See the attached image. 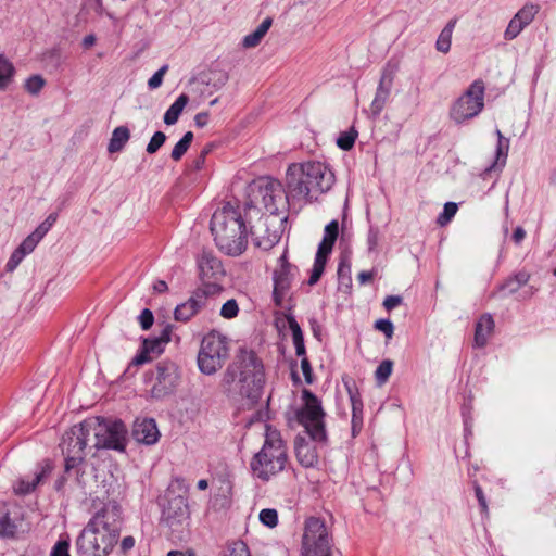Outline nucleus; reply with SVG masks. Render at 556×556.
I'll return each mask as SVG.
<instances>
[{
  "mask_svg": "<svg viewBox=\"0 0 556 556\" xmlns=\"http://www.w3.org/2000/svg\"><path fill=\"white\" fill-rule=\"evenodd\" d=\"M260 521L268 528H275L278 523L277 510L273 508L262 509L260 513Z\"/></svg>",
  "mask_w": 556,
  "mask_h": 556,
  "instance_id": "obj_43",
  "label": "nucleus"
},
{
  "mask_svg": "<svg viewBox=\"0 0 556 556\" xmlns=\"http://www.w3.org/2000/svg\"><path fill=\"white\" fill-rule=\"evenodd\" d=\"M134 546H135V539L132 536L127 535L122 539L119 547L124 554L129 552L130 549H132Z\"/></svg>",
  "mask_w": 556,
  "mask_h": 556,
  "instance_id": "obj_58",
  "label": "nucleus"
},
{
  "mask_svg": "<svg viewBox=\"0 0 556 556\" xmlns=\"http://www.w3.org/2000/svg\"><path fill=\"white\" fill-rule=\"evenodd\" d=\"M352 407V435L356 437L363 427V401L354 383L344 381Z\"/></svg>",
  "mask_w": 556,
  "mask_h": 556,
  "instance_id": "obj_21",
  "label": "nucleus"
},
{
  "mask_svg": "<svg viewBox=\"0 0 556 556\" xmlns=\"http://www.w3.org/2000/svg\"><path fill=\"white\" fill-rule=\"evenodd\" d=\"M122 508L109 501L87 522L76 540L78 556H109L122 531Z\"/></svg>",
  "mask_w": 556,
  "mask_h": 556,
  "instance_id": "obj_2",
  "label": "nucleus"
},
{
  "mask_svg": "<svg viewBox=\"0 0 556 556\" xmlns=\"http://www.w3.org/2000/svg\"><path fill=\"white\" fill-rule=\"evenodd\" d=\"M338 278L341 285H345L346 287H351L352 278H351V265L346 261H341L338 267Z\"/></svg>",
  "mask_w": 556,
  "mask_h": 556,
  "instance_id": "obj_45",
  "label": "nucleus"
},
{
  "mask_svg": "<svg viewBox=\"0 0 556 556\" xmlns=\"http://www.w3.org/2000/svg\"><path fill=\"white\" fill-rule=\"evenodd\" d=\"M339 233V224L337 220H331L326 225L324 231V238L318 245L317 251L330 254L336 243Z\"/></svg>",
  "mask_w": 556,
  "mask_h": 556,
  "instance_id": "obj_31",
  "label": "nucleus"
},
{
  "mask_svg": "<svg viewBox=\"0 0 556 556\" xmlns=\"http://www.w3.org/2000/svg\"><path fill=\"white\" fill-rule=\"evenodd\" d=\"M380 237L379 228L377 226H370L367 235V250L369 253L377 251Z\"/></svg>",
  "mask_w": 556,
  "mask_h": 556,
  "instance_id": "obj_47",
  "label": "nucleus"
},
{
  "mask_svg": "<svg viewBox=\"0 0 556 556\" xmlns=\"http://www.w3.org/2000/svg\"><path fill=\"white\" fill-rule=\"evenodd\" d=\"M130 138V131L126 126L116 127L111 136L108 144V151L110 153H116L124 149L125 144Z\"/></svg>",
  "mask_w": 556,
  "mask_h": 556,
  "instance_id": "obj_30",
  "label": "nucleus"
},
{
  "mask_svg": "<svg viewBox=\"0 0 556 556\" xmlns=\"http://www.w3.org/2000/svg\"><path fill=\"white\" fill-rule=\"evenodd\" d=\"M229 343L228 337L216 330L203 337L198 353V366L202 374L213 375L224 366L229 357Z\"/></svg>",
  "mask_w": 556,
  "mask_h": 556,
  "instance_id": "obj_7",
  "label": "nucleus"
},
{
  "mask_svg": "<svg viewBox=\"0 0 556 556\" xmlns=\"http://www.w3.org/2000/svg\"><path fill=\"white\" fill-rule=\"evenodd\" d=\"M14 74V67L7 60L2 59V88L7 85L10 77Z\"/></svg>",
  "mask_w": 556,
  "mask_h": 556,
  "instance_id": "obj_56",
  "label": "nucleus"
},
{
  "mask_svg": "<svg viewBox=\"0 0 556 556\" xmlns=\"http://www.w3.org/2000/svg\"><path fill=\"white\" fill-rule=\"evenodd\" d=\"M52 470L50 464H46L31 478H22L14 484V492L20 495H25L33 492L36 486L46 478Z\"/></svg>",
  "mask_w": 556,
  "mask_h": 556,
  "instance_id": "obj_22",
  "label": "nucleus"
},
{
  "mask_svg": "<svg viewBox=\"0 0 556 556\" xmlns=\"http://www.w3.org/2000/svg\"><path fill=\"white\" fill-rule=\"evenodd\" d=\"M238 302L235 299H230L222 305L219 315L225 319H232L238 316Z\"/></svg>",
  "mask_w": 556,
  "mask_h": 556,
  "instance_id": "obj_42",
  "label": "nucleus"
},
{
  "mask_svg": "<svg viewBox=\"0 0 556 556\" xmlns=\"http://www.w3.org/2000/svg\"><path fill=\"white\" fill-rule=\"evenodd\" d=\"M22 518L15 515L13 518L10 517V514H7L2 517V538H13L17 533L18 529L22 526Z\"/></svg>",
  "mask_w": 556,
  "mask_h": 556,
  "instance_id": "obj_36",
  "label": "nucleus"
},
{
  "mask_svg": "<svg viewBox=\"0 0 556 556\" xmlns=\"http://www.w3.org/2000/svg\"><path fill=\"white\" fill-rule=\"evenodd\" d=\"M273 24V20L270 17H266L254 31L247 35L242 40V46L244 48H254L258 46L264 38V36L269 30Z\"/></svg>",
  "mask_w": 556,
  "mask_h": 556,
  "instance_id": "obj_28",
  "label": "nucleus"
},
{
  "mask_svg": "<svg viewBox=\"0 0 556 556\" xmlns=\"http://www.w3.org/2000/svg\"><path fill=\"white\" fill-rule=\"evenodd\" d=\"M238 375V392L250 404L256 403L263 393L265 375L264 366L253 351L240 350L236 363L225 371L222 384L227 391H231Z\"/></svg>",
  "mask_w": 556,
  "mask_h": 556,
  "instance_id": "obj_4",
  "label": "nucleus"
},
{
  "mask_svg": "<svg viewBox=\"0 0 556 556\" xmlns=\"http://www.w3.org/2000/svg\"><path fill=\"white\" fill-rule=\"evenodd\" d=\"M197 267L202 289L210 295L223 291L222 281L226 275L222 261L211 250L203 249L197 256Z\"/></svg>",
  "mask_w": 556,
  "mask_h": 556,
  "instance_id": "obj_10",
  "label": "nucleus"
},
{
  "mask_svg": "<svg viewBox=\"0 0 556 556\" xmlns=\"http://www.w3.org/2000/svg\"><path fill=\"white\" fill-rule=\"evenodd\" d=\"M58 219L56 213H51L29 236H27L22 243L11 254L8 263L7 270L13 271L23 258L30 254L40 240L48 233Z\"/></svg>",
  "mask_w": 556,
  "mask_h": 556,
  "instance_id": "obj_12",
  "label": "nucleus"
},
{
  "mask_svg": "<svg viewBox=\"0 0 556 556\" xmlns=\"http://www.w3.org/2000/svg\"><path fill=\"white\" fill-rule=\"evenodd\" d=\"M287 321L289 329L292 332V340L295 348V354L303 358L306 354V350L302 329L293 315H288Z\"/></svg>",
  "mask_w": 556,
  "mask_h": 556,
  "instance_id": "obj_29",
  "label": "nucleus"
},
{
  "mask_svg": "<svg viewBox=\"0 0 556 556\" xmlns=\"http://www.w3.org/2000/svg\"><path fill=\"white\" fill-rule=\"evenodd\" d=\"M526 237V231L523 230L522 227H517L515 230H514V233H513V240L515 241V243L519 244Z\"/></svg>",
  "mask_w": 556,
  "mask_h": 556,
  "instance_id": "obj_62",
  "label": "nucleus"
},
{
  "mask_svg": "<svg viewBox=\"0 0 556 556\" xmlns=\"http://www.w3.org/2000/svg\"><path fill=\"white\" fill-rule=\"evenodd\" d=\"M220 485L216 493L217 496H222L224 498H228L231 495L232 484L228 479H220Z\"/></svg>",
  "mask_w": 556,
  "mask_h": 556,
  "instance_id": "obj_54",
  "label": "nucleus"
},
{
  "mask_svg": "<svg viewBox=\"0 0 556 556\" xmlns=\"http://www.w3.org/2000/svg\"><path fill=\"white\" fill-rule=\"evenodd\" d=\"M167 68H168V66L164 65L152 75V77L148 80V86L150 89H156L162 85L163 77H164Z\"/></svg>",
  "mask_w": 556,
  "mask_h": 556,
  "instance_id": "obj_49",
  "label": "nucleus"
},
{
  "mask_svg": "<svg viewBox=\"0 0 556 556\" xmlns=\"http://www.w3.org/2000/svg\"><path fill=\"white\" fill-rule=\"evenodd\" d=\"M328 255L327 253H324L321 251H317L316 253V256H315V261H314V265H313V268H312V273H311V276H309V279H308V283L311 286L317 283V281L320 279L324 270H325V266H326V263H327V258H328Z\"/></svg>",
  "mask_w": 556,
  "mask_h": 556,
  "instance_id": "obj_35",
  "label": "nucleus"
},
{
  "mask_svg": "<svg viewBox=\"0 0 556 556\" xmlns=\"http://www.w3.org/2000/svg\"><path fill=\"white\" fill-rule=\"evenodd\" d=\"M163 518L172 529L187 526L190 518L187 501L182 496L172 498L163 510Z\"/></svg>",
  "mask_w": 556,
  "mask_h": 556,
  "instance_id": "obj_19",
  "label": "nucleus"
},
{
  "mask_svg": "<svg viewBox=\"0 0 556 556\" xmlns=\"http://www.w3.org/2000/svg\"><path fill=\"white\" fill-rule=\"evenodd\" d=\"M540 9L541 7L538 3H525L509 21L504 31V39L506 41L516 39L533 22Z\"/></svg>",
  "mask_w": 556,
  "mask_h": 556,
  "instance_id": "obj_17",
  "label": "nucleus"
},
{
  "mask_svg": "<svg viewBox=\"0 0 556 556\" xmlns=\"http://www.w3.org/2000/svg\"><path fill=\"white\" fill-rule=\"evenodd\" d=\"M46 80L41 75H33L25 81V89L31 96H37L45 87Z\"/></svg>",
  "mask_w": 556,
  "mask_h": 556,
  "instance_id": "obj_39",
  "label": "nucleus"
},
{
  "mask_svg": "<svg viewBox=\"0 0 556 556\" xmlns=\"http://www.w3.org/2000/svg\"><path fill=\"white\" fill-rule=\"evenodd\" d=\"M193 140L192 131H187L182 138L175 144L172 150L170 157L174 161H179L186 154Z\"/></svg>",
  "mask_w": 556,
  "mask_h": 556,
  "instance_id": "obj_37",
  "label": "nucleus"
},
{
  "mask_svg": "<svg viewBox=\"0 0 556 556\" xmlns=\"http://www.w3.org/2000/svg\"><path fill=\"white\" fill-rule=\"evenodd\" d=\"M475 493H476V497L479 502V505L481 507V510L484 513V514H488V503H486V498L484 496V493L482 491V488L478 484V483H475Z\"/></svg>",
  "mask_w": 556,
  "mask_h": 556,
  "instance_id": "obj_57",
  "label": "nucleus"
},
{
  "mask_svg": "<svg viewBox=\"0 0 556 556\" xmlns=\"http://www.w3.org/2000/svg\"><path fill=\"white\" fill-rule=\"evenodd\" d=\"M494 319L490 314H484L479 318L475 329L476 346L483 348L486 345L488 339L494 330Z\"/></svg>",
  "mask_w": 556,
  "mask_h": 556,
  "instance_id": "obj_23",
  "label": "nucleus"
},
{
  "mask_svg": "<svg viewBox=\"0 0 556 556\" xmlns=\"http://www.w3.org/2000/svg\"><path fill=\"white\" fill-rule=\"evenodd\" d=\"M96 43V36L90 34L84 37L83 39V46L88 49L92 47Z\"/></svg>",
  "mask_w": 556,
  "mask_h": 556,
  "instance_id": "obj_64",
  "label": "nucleus"
},
{
  "mask_svg": "<svg viewBox=\"0 0 556 556\" xmlns=\"http://www.w3.org/2000/svg\"><path fill=\"white\" fill-rule=\"evenodd\" d=\"M357 138V131L355 129H350L349 131H344L340 134V136L337 139V144L342 150H350L355 143V140Z\"/></svg>",
  "mask_w": 556,
  "mask_h": 556,
  "instance_id": "obj_40",
  "label": "nucleus"
},
{
  "mask_svg": "<svg viewBox=\"0 0 556 556\" xmlns=\"http://www.w3.org/2000/svg\"><path fill=\"white\" fill-rule=\"evenodd\" d=\"M263 226H266V223H262L256 229H253L251 230V235L253 237V241H254V244L264 250V251H267V250H270L273 247H275L279 240H280V236L277 231H271V232H268L266 236H263L261 233V228Z\"/></svg>",
  "mask_w": 556,
  "mask_h": 556,
  "instance_id": "obj_25",
  "label": "nucleus"
},
{
  "mask_svg": "<svg viewBox=\"0 0 556 556\" xmlns=\"http://www.w3.org/2000/svg\"><path fill=\"white\" fill-rule=\"evenodd\" d=\"M226 556H251L248 545L242 541H236L228 545Z\"/></svg>",
  "mask_w": 556,
  "mask_h": 556,
  "instance_id": "obj_48",
  "label": "nucleus"
},
{
  "mask_svg": "<svg viewBox=\"0 0 556 556\" xmlns=\"http://www.w3.org/2000/svg\"><path fill=\"white\" fill-rule=\"evenodd\" d=\"M188 102L189 97L186 93H181L165 112L164 123L168 126L175 125Z\"/></svg>",
  "mask_w": 556,
  "mask_h": 556,
  "instance_id": "obj_27",
  "label": "nucleus"
},
{
  "mask_svg": "<svg viewBox=\"0 0 556 556\" xmlns=\"http://www.w3.org/2000/svg\"><path fill=\"white\" fill-rule=\"evenodd\" d=\"M211 231L218 249L227 255L238 256L248 245V229L238 208L227 203L211 219Z\"/></svg>",
  "mask_w": 556,
  "mask_h": 556,
  "instance_id": "obj_5",
  "label": "nucleus"
},
{
  "mask_svg": "<svg viewBox=\"0 0 556 556\" xmlns=\"http://www.w3.org/2000/svg\"><path fill=\"white\" fill-rule=\"evenodd\" d=\"M139 321L143 330L150 329L154 321L152 312L148 308H144L139 315Z\"/></svg>",
  "mask_w": 556,
  "mask_h": 556,
  "instance_id": "obj_51",
  "label": "nucleus"
},
{
  "mask_svg": "<svg viewBox=\"0 0 556 556\" xmlns=\"http://www.w3.org/2000/svg\"><path fill=\"white\" fill-rule=\"evenodd\" d=\"M336 177L324 162L307 161L293 163L287 169L288 193L293 199H303L312 203L328 192L334 185Z\"/></svg>",
  "mask_w": 556,
  "mask_h": 556,
  "instance_id": "obj_3",
  "label": "nucleus"
},
{
  "mask_svg": "<svg viewBox=\"0 0 556 556\" xmlns=\"http://www.w3.org/2000/svg\"><path fill=\"white\" fill-rule=\"evenodd\" d=\"M374 278V271H361L357 276V279L361 285H365L371 281Z\"/></svg>",
  "mask_w": 556,
  "mask_h": 556,
  "instance_id": "obj_61",
  "label": "nucleus"
},
{
  "mask_svg": "<svg viewBox=\"0 0 556 556\" xmlns=\"http://www.w3.org/2000/svg\"><path fill=\"white\" fill-rule=\"evenodd\" d=\"M399 71V62L390 60L382 68L380 80L370 104L372 115L378 116L386 106L393 86L394 77Z\"/></svg>",
  "mask_w": 556,
  "mask_h": 556,
  "instance_id": "obj_15",
  "label": "nucleus"
},
{
  "mask_svg": "<svg viewBox=\"0 0 556 556\" xmlns=\"http://www.w3.org/2000/svg\"><path fill=\"white\" fill-rule=\"evenodd\" d=\"M296 268L287 261L286 252L279 257V267L274 271L273 298L277 306H282Z\"/></svg>",
  "mask_w": 556,
  "mask_h": 556,
  "instance_id": "obj_16",
  "label": "nucleus"
},
{
  "mask_svg": "<svg viewBox=\"0 0 556 556\" xmlns=\"http://www.w3.org/2000/svg\"><path fill=\"white\" fill-rule=\"evenodd\" d=\"M295 455L300 464L306 468L314 467L318 462L315 450L302 441L295 443Z\"/></svg>",
  "mask_w": 556,
  "mask_h": 556,
  "instance_id": "obj_26",
  "label": "nucleus"
},
{
  "mask_svg": "<svg viewBox=\"0 0 556 556\" xmlns=\"http://www.w3.org/2000/svg\"><path fill=\"white\" fill-rule=\"evenodd\" d=\"M457 204L454 202H447L444 204L443 212L438 217V223L441 226L446 225L456 214Z\"/></svg>",
  "mask_w": 556,
  "mask_h": 556,
  "instance_id": "obj_46",
  "label": "nucleus"
},
{
  "mask_svg": "<svg viewBox=\"0 0 556 556\" xmlns=\"http://www.w3.org/2000/svg\"><path fill=\"white\" fill-rule=\"evenodd\" d=\"M332 538L324 520L309 517L302 535V556H331Z\"/></svg>",
  "mask_w": 556,
  "mask_h": 556,
  "instance_id": "obj_9",
  "label": "nucleus"
},
{
  "mask_svg": "<svg viewBox=\"0 0 556 556\" xmlns=\"http://www.w3.org/2000/svg\"><path fill=\"white\" fill-rule=\"evenodd\" d=\"M173 328V325L166 324L159 336L146 339L143 341L142 344L144 349L150 353L161 354L164 351L165 345L170 341Z\"/></svg>",
  "mask_w": 556,
  "mask_h": 556,
  "instance_id": "obj_24",
  "label": "nucleus"
},
{
  "mask_svg": "<svg viewBox=\"0 0 556 556\" xmlns=\"http://www.w3.org/2000/svg\"><path fill=\"white\" fill-rule=\"evenodd\" d=\"M166 135L163 131H156L147 144L146 151L148 154H154L165 143Z\"/></svg>",
  "mask_w": 556,
  "mask_h": 556,
  "instance_id": "obj_44",
  "label": "nucleus"
},
{
  "mask_svg": "<svg viewBox=\"0 0 556 556\" xmlns=\"http://www.w3.org/2000/svg\"><path fill=\"white\" fill-rule=\"evenodd\" d=\"M210 296L211 295L202 289L197 288L186 302L176 306L174 309L175 320L181 323L189 321L192 317H194L203 308L206 307Z\"/></svg>",
  "mask_w": 556,
  "mask_h": 556,
  "instance_id": "obj_18",
  "label": "nucleus"
},
{
  "mask_svg": "<svg viewBox=\"0 0 556 556\" xmlns=\"http://www.w3.org/2000/svg\"><path fill=\"white\" fill-rule=\"evenodd\" d=\"M302 399L304 406L300 413V420L314 441L324 442L326 440V430L324 422L325 412L321 407V402L307 389L302 391Z\"/></svg>",
  "mask_w": 556,
  "mask_h": 556,
  "instance_id": "obj_11",
  "label": "nucleus"
},
{
  "mask_svg": "<svg viewBox=\"0 0 556 556\" xmlns=\"http://www.w3.org/2000/svg\"><path fill=\"white\" fill-rule=\"evenodd\" d=\"M485 85L482 79H476L452 103L448 116L457 125L477 117L484 108Z\"/></svg>",
  "mask_w": 556,
  "mask_h": 556,
  "instance_id": "obj_8",
  "label": "nucleus"
},
{
  "mask_svg": "<svg viewBox=\"0 0 556 556\" xmlns=\"http://www.w3.org/2000/svg\"><path fill=\"white\" fill-rule=\"evenodd\" d=\"M508 149H509L508 140L497 142L496 160L493 162V164L491 166L485 168V170L482 174L483 178H485L486 175L489 173H491L493 169L497 168L498 170H501L502 167H504V165L506 163L507 154H508Z\"/></svg>",
  "mask_w": 556,
  "mask_h": 556,
  "instance_id": "obj_33",
  "label": "nucleus"
},
{
  "mask_svg": "<svg viewBox=\"0 0 556 556\" xmlns=\"http://www.w3.org/2000/svg\"><path fill=\"white\" fill-rule=\"evenodd\" d=\"M70 546L71 543L68 535H61L53 545L50 556H70Z\"/></svg>",
  "mask_w": 556,
  "mask_h": 556,
  "instance_id": "obj_41",
  "label": "nucleus"
},
{
  "mask_svg": "<svg viewBox=\"0 0 556 556\" xmlns=\"http://www.w3.org/2000/svg\"><path fill=\"white\" fill-rule=\"evenodd\" d=\"M287 462V447L280 432L267 425L264 444L250 464L254 476L263 481H268L285 469Z\"/></svg>",
  "mask_w": 556,
  "mask_h": 556,
  "instance_id": "obj_6",
  "label": "nucleus"
},
{
  "mask_svg": "<svg viewBox=\"0 0 556 556\" xmlns=\"http://www.w3.org/2000/svg\"><path fill=\"white\" fill-rule=\"evenodd\" d=\"M530 275L527 271H519L513 277H509L502 286L501 289L507 291L509 294L517 292L522 286L527 285Z\"/></svg>",
  "mask_w": 556,
  "mask_h": 556,
  "instance_id": "obj_34",
  "label": "nucleus"
},
{
  "mask_svg": "<svg viewBox=\"0 0 556 556\" xmlns=\"http://www.w3.org/2000/svg\"><path fill=\"white\" fill-rule=\"evenodd\" d=\"M210 118L208 112H200L194 116V124L199 128H203L207 125Z\"/></svg>",
  "mask_w": 556,
  "mask_h": 556,
  "instance_id": "obj_59",
  "label": "nucleus"
},
{
  "mask_svg": "<svg viewBox=\"0 0 556 556\" xmlns=\"http://www.w3.org/2000/svg\"><path fill=\"white\" fill-rule=\"evenodd\" d=\"M376 329L380 330L386 334L387 338H392L393 336V324L389 319H378L375 324Z\"/></svg>",
  "mask_w": 556,
  "mask_h": 556,
  "instance_id": "obj_50",
  "label": "nucleus"
},
{
  "mask_svg": "<svg viewBox=\"0 0 556 556\" xmlns=\"http://www.w3.org/2000/svg\"><path fill=\"white\" fill-rule=\"evenodd\" d=\"M150 352L148 350L144 349V346L142 345V350L140 353H138L134 358L132 361L130 362L129 364V367L130 366H139V365H143L148 362L151 361V357L149 356Z\"/></svg>",
  "mask_w": 556,
  "mask_h": 556,
  "instance_id": "obj_53",
  "label": "nucleus"
},
{
  "mask_svg": "<svg viewBox=\"0 0 556 556\" xmlns=\"http://www.w3.org/2000/svg\"><path fill=\"white\" fill-rule=\"evenodd\" d=\"M455 24H456V21L452 20L441 30V33L437 39V42H435V48L438 51H440L442 53H447L450 51L451 45H452V35H453Z\"/></svg>",
  "mask_w": 556,
  "mask_h": 556,
  "instance_id": "obj_32",
  "label": "nucleus"
},
{
  "mask_svg": "<svg viewBox=\"0 0 556 556\" xmlns=\"http://www.w3.org/2000/svg\"><path fill=\"white\" fill-rule=\"evenodd\" d=\"M194 552L191 548L173 549L169 551L166 556H194Z\"/></svg>",
  "mask_w": 556,
  "mask_h": 556,
  "instance_id": "obj_60",
  "label": "nucleus"
},
{
  "mask_svg": "<svg viewBox=\"0 0 556 556\" xmlns=\"http://www.w3.org/2000/svg\"><path fill=\"white\" fill-rule=\"evenodd\" d=\"M180 379L178 366L170 361H162L155 367V382L151 388L154 399H163L172 394Z\"/></svg>",
  "mask_w": 556,
  "mask_h": 556,
  "instance_id": "obj_13",
  "label": "nucleus"
},
{
  "mask_svg": "<svg viewBox=\"0 0 556 556\" xmlns=\"http://www.w3.org/2000/svg\"><path fill=\"white\" fill-rule=\"evenodd\" d=\"M132 435L138 442L152 445L159 441L160 431L154 419H136Z\"/></svg>",
  "mask_w": 556,
  "mask_h": 556,
  "instance_id": "obj_20",
  "label": "nucleus"
},
{
  "mask_svg": "<svg viewBox=\"0 0 556 556\" xmlns=\"http://www.w3.org/2000/svg\"><path fill=\"white\" fill-rule=\"evenodd\" d=\"M153 290L156 293H165L168 290V286L164 280H156L153 283Z\"/></svg>",
  "mask_w": 556,
  "mask_h": 556,
  "instance_id": "obj_63",
  "label": "nucleus"
},
{
  "mask_svg": "<svg viewBox=\"0 0 556 556\" xmlns=\"http://www.w3.org/2000/svg\"><path fill=\"white\" fill-rule=\"evenodd\" d=\"M393 363L390 359L382 361L376 369L375 376L378 384L387 382L392 374Z\"/></svg>",
  "mask_w": 556,
  "mask_h": 556,
  "instance_id": "obj_38",
  "label": "nucleus"
},
{
  "mask_svg": "<svg viewBox=\"0 0 556 556\" xmlns=\"http://www.w3.org/2000/svg\"><path fill=\"white\" fill-rule=\"evenodd\" d=\"M96 438L94 447L124 452L127 442V428L122 420L104 418L87 419L73 426L62 438L61 448L64 455L65 475L77 480L84 475L86 446L90 435Z\"/></svg>",
  "mask_w": 556,
  "mask_h": 556,
  "instance_id": "obj_1",
  "label": "nucleus"
},
{
  "mask_svg": "<svg viewBox=\"0 0 556 556\" xmlns=\"http://www.w3.org/2000/svg\"><path fill=\"white\" fill-rule=\"evenodd\" d=\"M258 195L262 199V203L267 212L270 214H277L280 207H283L291 198L288 193V187L283 189L281 182L277 179L265 178L258 184Z\"/></svg>",
  "mask_w": 556,
  "mask_h": 556,
  "instance_id": "obj_14",
  "label": "nucleus"
},
{
  "mask_svg": "<svg viewBox=\"0 0 556 556\" xmlns=\"http://www.w3.org/2000/svg\"><path fill=\"white\" fill-rule=\"evenodd\" d=\"M403 302V298L401 295H388L383 301V307L387 311H392Z\"/></svg>",
  "mask_w": 556,
  "mask_h": 556,
  "instance_id": "obj_55",
  "label": "nucleus"
},
{
  "mask_svg": "<svg viewBox=\"0 0 556 556\" xmlns=\"http://www.w3.org/2000/svg\"><path fill=\"white\" fill-rule=\"evenodd\" d=\"M301 369H302V372L304 375L306 383L312 384L313 381H314V379H313V369H312L309 361L307 359L306 356H304L301 359Z\"/></svg>",
  "mask_w": 556,
  "mask_h": 556,
  "instance_id": "obj_52",
  "label": "nucleus"
}]
</instances>
